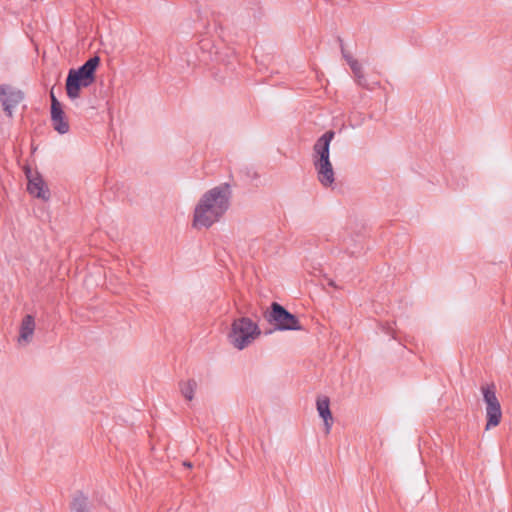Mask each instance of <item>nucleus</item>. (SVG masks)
Instances as JSON below:
<instances>
[{
    "mask_svg": "<svg viewBox=\"0 0 512 512\" xmlns=\"http://www.w3.org/2000/svg\"><path fill=\"white\" fill-rule=\"evenodd\" d=\"M390 330H391V328L389 327L388 330L386 331V334H389Z\"/></svg>",
    "mask_w": 512,
    "mask_h": 512,
    "instance_id": "412c9836",
    "label": "nucleus"
},
{
    "mask_svg": "<svg viewBox=\"0 0 512 512\" xmlns=\"http://www.w3.org/2000/svg\"><path fill=\"white\" fill-rule=\"evenodd\" d=\"M51 124L53 129L59 134H66L69 132L70 125L65 117L63 108L50 110Z\"/></svg>",
    "mask_w": 512,
    "mask_h": 512,
    "instance_id": "9b49d317",
    "label": "nucleus"
},
{
    "mask_svg": "<svg viewBox=\"0 0 512 512\" xmlns=\"http://www.w3.org/2000/svg\"><path fill=\"white\" fill-rule=\"evenodd\" d=\"M483 401L486 404V430L499 425L502 418L500 402L496 396V386L494 383L481 386Z\"/></svg>",
    "mask_w": 512,
    "mask_h": 512,
    "instance_id": "39448f33",
    "label": "nucleus"
},
{
    "mask_svg": "<svg viewBox=\"0 0 512 512\" xmlns=\"http://www.w3.org/2000/svg\"><path fill=\"white\" fill-rule=\"evenodd\" d=\"M179 386H180V391H181V394L183 395V397L186 400L191 401L194 397V393L197 388L196 381L193 379H190L186 382L181 381L179 383Z\"/></svg>",
    "mask_w": 512,
    "mask_h": 512,
    "instance_id": "2eb2a0df",
    "label": "nucleus"
},
{
    "mask_svg": "<svg viewBox=\"0 0 512 512\" xmlns=\"http://www.w3.org/2000/svg\"><path fill=\"white\" fill-rule=\"evenodd\" d=\"M329 285H331V286H335V284H334V282H333L332 280H331V281H329Z\"/></svg>",
    "mask_w": 512,
    "mask_h": 512,
    "instance_id": "aec40b11",
    "label": "nucleus"
},
{
    "mask_svg": "<svg viewBox=\"0 0 512 512\" xmlns=\"http://www.w3.org/2000/svg\"><path fill=\"white\" fill-rule=\"evenodd\" d=\"M72 512H93L92 504L88 497L82 492H78L71 502Z\"/></svg>",
    "mask_w": 512,
    "mask_h": 512,
    "instance_id": "f8f14e48",
    "label": "nucleus"
},
{
    "mask_svg": "<svg viewBox=\"0 0 512 512\" xmlns=\"http://www.w3.org/2000/svg\"><path fill=\"white\" fill-rule=\"evenodd\" d=\"M258 325L250 318L241 317L235 319L228 334L229 341L238 350H243L260 335Z\"/></svg>",
    "mask_w": 512,
    "mask_h": 512,
    "instance_id": "7ed1b4c3",
    "label": "nucleus"
},
{
    "mask_svg": "<svg viewBox=\"0 0 512 512\" xmlns=\"http://www.w3.org/2000/svg\"><path fill=\"white\" fill-rule=\"evenodd\" d=\"M341 42V52H342V56L343 58L347 61L348 65L351 66V61H357L356 59H354L349 53H347L343 47V44H342V41L340 40Z\"/></svg>",
    "mask_w": 512,
    "mask_h": 512,
    "instance_id": "f3484780",
    "label": "nucleus"
},
{
    "mask_svg": "<svg viewBox=\"0 0 512 512\" xmlns=\"http://www.w3.org/2000/svg\"><path fill=\"white\" fill-rule=\"evenodd\" d=\"M353 74H354V77H355V80H356V83L363 87V88H369L368 86V82H367V79L364 75V72H363V68L361 66V64L358 62V61H351V66H350Z\"/></svg>",
    "mask_w": 512,
    "mask_h": 512,
    "instance_id": "ddd939ff",
    "label": "nucleus"
},
{
    "mask_svg": "<svg viewBox=\"0 0 512 512\" xmlns=\"http://www.w3.org/2000/svg\"><path fill=\"white\" fill-rule=\"evenodd\" d=\"M332 422H333V419L332 420L324 421L326 434H328L330 432V429H331V426H332Z\"/></svg>",
    "mask_w": 512,
    "mask_h": 512,
    "instance_id": "6ab92c4d",
    "label": "nucleus"
},
{
    "mask_svg": "<svg viewBox=\"0 0 512 512\" xmlns=\"http://www.w3.org/2000/svg\"><path fill=\"white\" fill-rule=\"evenodd\" d=\"M35 330V319L32 315L27 314L22 319L19 329V344H28L32 341Z\"/></svg>",
    "mask_w": 512,
    "mask_h": 512,
    "instance_id": "9d476101",
    "label": "nucleus"
},
{
    "mask_svg": "<svg viewBox=\"0 0 512 512\" xmlns=\"http://www.w3.org/2000/svg\"><path fill=\"white\" fill-rule=\"evenodd\" d=\"M99 63L100 58L93 56L79 68H72L68 71L65 88L69 99L78 98L81 89L89 87L95 81V72Z\"/></svg>",
    "mask_w": 512,
    "mask_h": 512,
    "instance_id": "f03ea898",
    "label": "nucleus"
},
{
    "mask_svg": "<svg viewBox=\"0 0 512 512\" xmlns=\"http://www.w3.org/2000/svg\"><path fill=\"white\" fill-rule=\"evenodd\" d=\"M316 405L319 416L323 421L332 420V414L329 406L330 401L328 397L318 398Z\"/></svg>",
    "mask_w": 512,
    "mask_h": 512,
    "instance_id": "4468645a",
    "label": "nucleus"
},
{
    "mask_svg": "<svg viewBox=\"0 0 512 512\" xmlns=\"http://www.w3.org/2000/svg\"><path fill=\"white\" fill-rule=\"evenodd\" d=\"M232 191L228 183H222L204 193L194 210L193 225L209 228L226 213Z\"/></svg>",
    "mask_w": 512,
    "mask_h": 512,
    "instance_id": "f257e3e1",
    "label": "nucleus"
},
{
    "mask_svg": "<svg viewBox=\"0 0 512 512\" xmlns=\"http://www.w3.org/2000/svg\"><path fill=\"white\" fill-rule=\"evenodd\" d=\"M25 173L28 180V192L37 198L48 200L50 198V191L41 175L38 172L33 173L30 168H27Z\"/></svg>",
    "mask_w": 512,
    "mask_h": 512,
    "instance_id": "0eeeda50",
    "label": "nucleus"
},
{
    "mask_svg": "<svg viewBox=\"0 0 512 512\" xmlns=\"http://www.w3.org/2000/svg\"><path fill=\"white\" fill-rule=\"evenodd\" d=\"M24 99V93L11 85H0V101L6 115L9 118L13 117V109L17 107Z\"/></svg>",
    "mask_w": 512,
    "mask_h": 512,
    "instance_id": "423d86ee",
    "label": "nucleus"
},
{
    "mask_svg": "<svg viewBox=\"0 0 512 512\" xmlns=\"http://www.w3.org/2000/svg\"><path fill=\"white\" fill-rule=\"evenodd\" d=\"M343 249L350 255H355L358 252V250L351 248L350 245L346 244L345 242L343 243Z\"/></svg>",
    "mask_w": 512,
    "mask_h": 512,
    "instance_id": "a211bd4d",
    "label": "nucleus"
},
{
    "mask_svg": "<svg viewBox=\"0 0 512 512\" xmlns=\"http://www.w3.org/2000/svg\"><path fill=\"white\" fill-rule=\"evenodd\" d=\"M334 137L335 132L328 130L316 140L313 146L314 162L330 160V143Z\"/></svg>",
    "mask_w": 512,
    "mask_h": 512,
    "instance_id": "6e6552de",
    "label": "nucleus"
},
{
    "mask_svg": "<svg viewBox=\"0 0 512 512\" xmlns=\"http://www.w3.org/2000/svg\"><path fill=\"white\" fill-rule=\"evenodd\" d=\"M50 99H51V109L50 110L62 108V104L55 96L53 90H51V92H50Z\"/></svg>",
    "mask_w": 512,
    "mask_h": 512,
    "instance_id": "dca6fc26",
    "label": "nucleus"
},
{
    "mask_svg": "<svg viewBox=\"0 0 512 512\" xmlns=\"http://www.w3.org/2000/svg\"><path fill=\"white\" fill-rule=\"evenodd\" d=\"M265 319L279 331H299L302 326L298 318L278 302H272L264 314Z\"/></svg>",
    "mask_w": 512,
    "mask_h": 512,
    "instance_id": "20e7f679",
    "label": "nucleus"
},
{
    "mask_svg": "<svg viewBox=\"0 0 512 512\" xmlns=\"http://www.w3.org/2000/svg\"><path fill=\"white\" fill-rule=\"evenodd\" d=\"M318 174V180L323 186H331L334 183V170L330 160L314 162Z\"/></svg>",
    "mask_w": 512,
    "mask_h": 512,
    "instance_id": "1a4fd4ad",
    "label": "nucleus"
}]
</instances>
